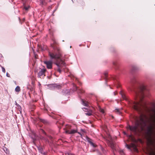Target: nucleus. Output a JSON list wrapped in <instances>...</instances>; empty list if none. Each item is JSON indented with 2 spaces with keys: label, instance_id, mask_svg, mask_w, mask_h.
<instances>
[{
  "label": "nucleus",
  "instance_id": "393cba45",
  "mask_svg": "<svg viewBox=\"0 0 155 155\" xmlns=\"http://www.w3.org/2000/svg\"><path fill=\"white\" fill-rule=\"evenodd\" d=\"M81 130L84 132L83 130Z\"/></svg>",
  "mask_w": 155,
  "mask_h": 155
},
{
  "label": "nucleus",
  "instance_id": "aec40b11",
  "mask_svg": "<svg viewBox=\"0 0 155 155\" xmlns=\"http://www.w3.org/2000/svg\"><path fill=\"white\" fill-rule=\"evenodd\" d=\"M126 147H127V148L128 149H130V147H129V146L127 145V144H126Z\"/></svg>",
  "mask_w": 155,
  "mask_h": 155
},
{
  "label": "nucleus",
  "instance_id": "bb28decb",
  "mask_svg": "<svg viewBox=\"0 0 155 155\" xmlns=\"http://www.w3.org/2000/svg\"><path fill=\"white\" fill-rule=\"evenodd\" d=\"M114 93V95H115V93Z\"/></svg>",
  "mask_w": 155,
  "mask_h": 155
},
{
  "label": "nucleus",
  "instance_id": "dca6fc26",
  "mask_svg": "<svg viewBox=\"0 0 155 155\" xmlns=\"http://www.w3.org/2000/svg\"><path fill=\"white\" fill-rule=\"evenodd\" d=\"M111 148H112L113 149H114V144L113 143H112L111 144Z\"/></svg>",
  "mask_w": 155,
  "mask_h": 155
},
{
  "label": "nucleus",
  "instance_id": "f257e3e1",
  "mask_svg": "<svg viewBox=\"0 0 155 155\" xmlns=\"http://www.w3.org/2000/svg\"><path fill=\"white\" fill-rule=\"evenodd\" d=\"M49 55L51 58L55 60V64L58 67V71L61 73L62 68L64 65L65 63L61 58V54L49 52Z\"/></svg>",
  "mask_w": 155,
  "mask_h": 155
},
{
  "label": "nucleus",
  "instance_id": "20e7f679",
  "mask_svg": "<svg viewBox=\"0 0 155 155\" xmlns=\"http://www.w3.org/2000/svg\"><path fill=\"white\" fill-rule=\"evenodd\" d=\"M82 109L84 110V111L85 112H87V113H85V114L86 115L90 116L92 114V110H88L87 108H85L84 107Z\"/></svg>",
  "mask_w": 155,
  "mask_h": 155
},
{
  "label": "nucleus",
  "instance_id": "6e6552de",
  "mask_svg": "<svg viewBox=\"0 0 155 155\" xmlns=\"http://www.w3.org/2000/svg\"><path fill=\"white\" fill-rule=\"evenodd\" d=\"M120 94L121 95L122 97L123 98V99H125V100L126 99V96L124 94H123V93L121 92H120Z\"/></svg>",
  "mask_w": 155,
  "mask_h": 155
},
{
  "label": "nucleus",
  "instance_id": "f03ea898",
  "mask_svg": "<svg viewBox=\"0 0 155 155\" xmlns=\"http://www.w3.org/2000/svg\"><path fill=\"white\" fill-rule=\"evenodd\" d=\"M45 71L46 70L45 69H41L38 73V77L41 78L44 77L45 76Z\"/></svg>",
  "mask_w": 155,
  "mask_h": 155
},
{
  "label": "nucleus",
  "instance_id": "2eb2a0df",
  "mask_svg": "<svg viewBox=\"0 0 155 155\" xmlns=\"http://www.w3.org/2000/svg\"><path fill=\"white\" fill-rule=\"evenodd\" d=\"M136 79L135 78H134L133 80H132L131 84H133L134 83L135 81H136Z\"/></svg>",
  "mask_w": 155,
  "mask_h": 155
},
{
  "label": "nucleus",
  "instance_id": "423d86ee",
  "mask_svg": "<svg viewBox=\"0 0 155 155\" xmlns=\"http://www.w3.org/2000/svg\"><path fill=\"white\" fill-rule=\"evenodd\" d=\"M81 102L82 104L83 105L87 107L89 106L88 103L86 101H85L83 100H82Z\"/></svg>",
  "mask_w": 155,
  "mask_h": 155
},
{
  "label": "nucleus",
  "instance_id": "a878e982",
  "mask_svg": "<svg viewBox=\"0 0 155 155\" xmlns=\"http://www.w3.org/2000/svg\"><path fill=\"white\" fill-rule=\"evenodd\" d=\"M129 137H131V135H129Z\"/></svg>",
  "mask_w": 155,
  "mask_h": 155
},
{
  "label": "nucleus",
  "instance_id": "39448f33",
  "mask_svg": "<svg viewBox=\"0 0 155 155\" xmlns=\"http://www.w3.org/2000/svg\"><path fill=\"white\" fill-rule=\"evenodd\" d=\"M77 132V130H70L66 131V133L69 134H74Z\"/></svg>",
  "mask_w": 155,
  "mask_h": 155
},
{
  "label": "nucleus",
  "instance_id": "0eeeda50",
  "mask_svg": "<svg viewBox=\"0 0 155 155\" xmlns=\"http://www.w3.org/2000/svg\"><path fill=\"white\" fill-rule=\"evenodd\" d=\"M98 109L99 111L101 112L102 114H104V110L102 108H101L100 107H98Z\"/></svg>",
  "mask_w": 155,
  "mask_h": 155
},
{
  "label": "nucleus",
  "instance_id": "9b49d317",
  "mask_svg": "<svg viewBox=\"0 0 155 155\" xmlns=\"http://www.w3.org/2000/svg\"><path fill=\"white\" fill-rule=\"evenodd\" d=\"M29 8V6H26L25 5H24V8L26 11H27Z\"/></svg>",
  "mask_w": 155,
  "mask_h": 155
},
{
  "label": "nucleus",
  "instance_id": "a211bd4d",
  "mask_svg": "<svg viewBox=\"0 0 155 155\" xmlns=\"http://www.w3.org/2000/svg\"><path fill=\"white\" fill-rule=\"evenodd\" d=\"M41 131L44 133L46 135V133L42 129L41 130Z\"/></svg>",
  "mask_w": 155,
  "mask_h": 155
},
{
  "label": "nucleus",
  "instance_id": "b1692460",
  "mask_svg": "<svg viewBox=\"0 0 155 155\" xmlns=\"http://www.w3.org/2000/svg\"><path fill=\"white\" fill-rule=\"evenodd\" d=\"M78 134H80V135H81V136L82 135L81 134H80V133L78 132Z\"/></svg>",
  "mask_w": 155,
  "mask_h": 155
},
{
  "label": "nucleus",
  "instance_id": "7ed1b4c3",
  "mask_svg": "<svg viewBox=\"0 0 155 155\" xmlns=\"http://www.w3.org/2000/svg\"><path fill=\"white\" fill-rule=\"evenodd\" d=\"M44 63L45 64L48 68L51 69L52 68V61L50 60L49 61H44Z\"/></svg>",
  "mask_w": 155,
  "mask_h": 155
},
{
  "label": "nucleus",
  "instance_id": "412c9836",
  "mask_svg": "<svg viewBox=\"0 0 155 155\" xmlns=\"http://www.w3.org/2000/svg\"><path fill=\"white\" fill-rule=\"evenodd\" d=\"M6 76H7V77H9V74H8L7 73V74H6Z\"/></svg>",
  "mask_w": 155,
  "mask_h": 155
},
{
  "label": "nucleus",
  "instance_id": "4468645a",
  "mask_svg": "<svg viewBox=\"0 0 155 155\" xmlns=\"http://www.w3.org/2000/svg\"><path fill=\"white\" fill-rule=\"evenodd\" d=\"M0 66L2 68V71L3 72H4V73H5V68L2 67L1 65L0 64Z\"/></svg>",
  "mask_w": 155,
  "mask_h": 155
},
{
  "label": "nucleus",
  "instance_id": "9d476101",
  "mask_svg": "<svg viewBox=\"0 0 155 155\" xmlns=\"http://www.w3.org/2000/svg\"><path fill=\"white\" fill-rule=\"evenodd\" d=\"M15 91L16 92H18L20 91V87L18 86H17L15 88Z\"/></svg>",
  "mask_w": 155,
  "mask_h": 155
},
{
  "label": "nucleus",
  "instance_id": "f8f14e48",
  "mask_svg": "<svg viewBox=\"0 0 155 155\" xmlns=\"http://www.w3.org/2000/svg\"><path fill=\"white\" fill-rule=\"evenodd\" d=\"M89 143H90V144L92 146H93L94 147H96V145H95L91 141H89Z\"/></svg>",
  "mask_w": 155,
  "mask_h": 155
},
{
  "label": "nucleus",
  "instance_id": "f3484780",
  "mask_svg": "<svg viewBox=\"0 0 155 155\" xmlns=\"http://www.w3.org/2000/svg\"><path fill=\"white\" fill-rule=\"evenodd\" d=\"M150 155H155V152L152 151L150 153Z\"/></svg>",
  "mask_w": 155,
  "mask_h": 155
},
{
  "label": "nucleus",
  "instance_id": "1a4fd4ad",
  "mask_svg": "<svg viewBox=\"0 0 155 155\" xmlns=\"http://www.w3.org/2000/svg\"><path fill=\"white\" fill-rule=\"evenodd\" d=\"M3 150L4 151H5V152L7 153V154H9V151L5 147L3 148Z\"/></svg>",
  "mask_w": 155,
  "mask_h": 155
},
{
  "label": "nucleus",
  "instance_id": "5701e85b",
  "mask_svg": "<svg viewBox=\"0 0 155 155\" xmlns=\"http://www.w3.org/2000/svg\"><path fill=\"white\" fill-rule=\"evenodd\" d=\"M116 110L117 111L119 112V109H116Z\"/></svg>",
  "mask_w": 155,
  "mask_h": 155
},
{
  "label": "nucleus",
  "instance_id": "4be33fe9",
  "mask_svg": "<svg viewBox=\"0 0 155 155\" xmlns=\"http://www.w3.org/2000/svg\"><path fill=\"white\" fill-rule=\"evenodd\" d=\"M124 134L127 135V134H126V133L125 132H124Z\"/></svg>",
  "mask_w": 155,
  "mask_h": 155
},
{
  "label": "nucleus",
  "instance_id": "6ab92c4d",
  "mask_svg": "<svg viewBox=\"0 0 155 155\" xmlns=\"http://www.w3.org/2000/svg\"><path fill=\"white\" fill-rule=\"evenodd\" d=\"M40 0L41 3L42 4H44V1L42 0Z\"/></svg>",
  "mask_w": 155,
  "mask_h": 155
},
{
  "label": "nucleus",
  "instance_id": "ddd939ff",
  "mask_svg": "<svg viewBox=\"0 0 155 155\" xmlns=\"http://www.w3.org/2000/svg\"><path fill=\"white\" fill-rule=\"evenodd\" d=\"M119 152L121 155H124V153L123 150H120L119 151Z\"/></svg>",
  "mask_w": 155,
  "mask_h": 155
}]
</instances>
